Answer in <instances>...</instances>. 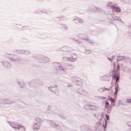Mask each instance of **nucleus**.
<instances>
[{
  "instance_id": "a18cd8bd",
  "label": "nucleus",
  "mask_w": 131,
  "mask_h": 131,
  "mask_svg": "<svg viewBox=\"0 0 131 131\" xmlns=\"http://www.w3.org/2000/svg\"><path fill=\"white\" fill-rule=\"evenodd\" d=\"M104 115H105V113H104V112L100 113V116H101V118H104Z\"/></svg>"
},
{
  "instance_id": "4be33fe9",
  "label": "nucleus",
  "mask_w": 131,
  "mask_h": 131,
  "mask_svg": "<svg viewBox=\"0 0 131 131\" xmlns=\"http://www.w3.org/2000/svg\"><path fill=\"white\" fill-rule=\"evenodd\" d=\"M112 10L117 13H120V12H121V9H120L118 6L116 7L115 6V7H112Z\"/></svg>"
},
{
  "instance_id": "13d9d810",
  "label": "nucleus",
  "mask_w": 131,
  "mask_h": 131,
  "mask_svg": "<svg viewBox=\"0 0 131 131\" xmlns=\"http://www.w3.org/2000/svg\"><path fill=\"white\" fill-rule=\"evenodd\" d=\"M15 25H18V26H22V25H21L15 24Z\"/></svg>"
},
{
  "instance_id": "49530a36",
  "label": "nucleus",
  "mask_w": 131,
  "mask_h": 131,
  "mask_svg": "<svg viewBox=\"0 0 131 131\" xmlns=\"http://www.w3.org/2000/svg\"><path fill=\"white\" fill-rule=\"evenodd\" d=\"M41 14H47V10H41Z\"/></svg>"
},
{
  "instance_id": "7c9ffc66",
  "label": "nucleus",
  "mask_w": 131,
  "mask_h": 131,
  "mask_svg": "<svg viewBox=\"0 0 131 131\" xmlns=\"http://www.w3.org/2000/svg\"><path fill=\"white\" fill-rule=\"evenodd\" d=\"M97 91L99 92V93H104V87L102 88H99Z\"/></svg>"
},
{
  "instance_id": "052dcab7",
  "label": "nucleus",
  "mask_w": 131,
  "mask_h": 131,
  "mask_svg": "<svg viewBox=\"0 0 131 131\" xmlns=\"http://www.w3.org/2000/svg\"><path fill=\"white\" fill-rule=\"evenodd\" d=\"M100 121H102V118H100Z\"/></svg>"
},
{
  "instance_id": "1a4fd4ad",
  "label": "nucleus",
  "mask_w": 131,
  "mask_h": 131,
  "mask_svg": "<svg viewBox=\"0 0 131 131\" xmlns=\"http://www.w3.org/2000/svg\"><path fill=\"white\" fill-rule=\"evenodd\" d=\"M86 11L87 12H91V13H100V12H102V9L101 8L90 6Z\"/></svg>"
},
{
  "instance_id": "c9c22d12",
  "label": "nucleus",
  "mask_w": 131,
  "mask_h": 131,
  "mask_svg": "<svg viewBox=\"0 0 131 131\" xmlns=\"http://www.w3.org/2000/svg\"><path fill=\"white\" fill-rule=\"evenodd\" d=\"M86 41H88L89 43H91V45H94V43H95V41L90 39L89 38H88V40H86Z\"/></svg>"
},
{
  "instance_id": "c85d7f7f",
  "label": "nucleus",
  "mask_w": 131,
  "mask_h": 131,
  "mask_svg": "<svg viewBox=\"0 0 131 131\" xmlns=\"http://www.w3.org/2000/svg\"><path fill=\"white\" fill-rule=\"evenodd\" d=\"M108 101H110V102H111L112 104H115V102H116V100H115V99H114L112 97L108 98Z\"/></svg>"
},
{
  "instance_id": "603ef678",
  "label": "nucleus",
  "mask_w": 131,
  "mask_h": 131,
  "mask_svg": "<svg viewBox=\"0 0 131 131\" xmlns=\"http://www.w3.org/2000/svg\"><path fill=\"white\" fill-rule=\"evenodd\" d=\"M122 67H123V69H124V70H125V69H126V67H123V66H122V65H121L120 67V68H121Z\"/></svg>"
},
{
  "instance_id": "ddd939ff",
  "label": "nucleus",
  "mask_w": 131,
  "mask_h": 131,
  "mask_svg": "<svg viewBox=\"0 0 131 131\" xmlns=\"http://www.w3.org/2000/svg\"><path fill=\"white\" fill-rule=\"evenodd\" d=\"M0 103L1 104H8V105H11V104H13V101L11 100V99H0Z\"/></svg>"
},
{
  "instance_id": "c03bdc74",
  "label": "nucleus",
  "mask_w": 131,
  "mask_h": 131,
  "mask_svg": "<svg viewBox=\"0 0 131 131\" xmlns=\"http://www.w3.org/2000/svg\"><path fill=\"white\" fill-rule=\"evenodd\" d=\"M21 41H22L23 42H25L26 43H27V42H28V40L26 39H21Z\"/></svg>"
},
{
  "instance_id": "4d7b16f0",
  "label": "nucleus",
  "mask_w": 131,
  "mask_h": 131,
  "mask_svg": "<svg viewBox=\"0 0 131 131\" xmlns=\"http://www.w3.org/2000/svg\"><path fill=\"white\" fill-rule=\"evenodd\" d=\"M19 86H20V88H24V86L23 85H19Z\"/></svg>"
},
{
  "instance_id": "ea45409f",
  "label": "nucleus",
  "mask_w": 131,
  "mask_h": 131,
  "mask_svg": "<svg viewBox=\"0 0 131 131\" xmlns=\"http://www.w3.org/2000/svg\"><path fill=\"white\" fill-rule=\"evenodd\" d=\"M56 96H59L60 95V93H59V91H58V89H56L54 92H53Z\"/></svg>"
},
{
  "instance_id": "de8ad7c7",
  "label": "nucleus",
  "mask_w": 131,
  "mask_h": 131,
  "mask_svg": "<svg viewBox=\"0 0 131 131\" xmlns=\"http://www.w3.org/2000/svg\"><path fill=\"white\" fill-rule=\"evenodd\" d=\"M22 28H23V30H26V29H27V28H28V26H23L22 27Z\"/></svg>"
},
{
  "instance_id": "aec40b11",
  "label": "nucleus",
  "mask_w": 131,
  "mask_h": 131,
  "mask_svg": "<svg viewBox=\"0 0 131 131\" xmlns=\"http://www.w3.org/2000/svg\"><path fill=\"white\" fill-rule=\"evenodd\" d=\"M57 87L58 86L57 85H54V86H52L50 87H48V89L50 92L54 93L57 89Z\"/></svg>"
},
{
  "instance_id": "6e6552de",
  "label": "nucleus",
  "mask_w": 131,
  "mask_h": 131,
  "mask_svg": "<svg viewBox=\"0 0 131 131\" xmlns=\"http://www.w3.org/2000/svg\"><path fill=\"white\" fill-rule=\"evenodd\" d=\"M76 92L77 94H79V95H80L81 96H84L85 97H88L89 95V92L82 88H78L77 89Z\"/></svg>"
},
{
  "instance_id": "f704fd0d",
  "label": "nucleus",
  "mask_w": 131,
  "mask_h": 131,
  "mask_svg": "<svg viewBox=\"0 0 131 131\" xmlns=\"http://www.w3.org/2000/svg\"><path fill=\"white\" fill-rule=\"evenodd\" d=\"M62 59H63V61H66V62H67V61H69V60L70 61V60H71V59H70V57L67 58L65 56L63 57Z\"/></svg>"
},
{
  "instance_id": "7ed1b4c3",
  "label": "nucleus",
  "mask_w": 131,
  "mask_h": 131,
  "mask_svg": "<svg viewBox=\"0 0 131 131\" xmlns=\"http://www.w3.org/2000/svg\"><path fill=\"white\" fill-rule=\"evenodd\" d=\"M8 123L10 126H11L12 128H14L15 131H25V127L23 125H18L15 123H13L12 122H8Z\"/></svg>"
},
{
  "instance_id": "37998d69",
  "label": "nucleus",
  "mask_w": 131,
  "mask_h": 131,
  "mask_svg": "<svg viewBox=\"0 0 131 131\" xmlns=\"http://www.w3.org/2000/svg\"><path fill=\"white\" fill-rule=\"evenodd\" d=\"M114 106H115V103H111V104L109 105L108 107L112 109Z\"/></svg>"
},
{
  "instance_id": "4c0bfd02",
  "label": "nucleus",
  "mask_w": 131,
  "mask_h": 131,
  "mask_svg": "<svg viewBox=\"0 0 131 131\" xmlns=\"http://www.w3.org/2000/svg\"><path fill=\"white\" fill-rule=\"evenodd\" d=\"M46 14L47 15H51V14H53V12L50 10H46Z\"/></svg>"
},
{
  "instance_id": "79ce46f5",
  "label": "nucleus",
  "mask_w": 131,
  "mask_h": 131,
  "mask_svg": "<svg viewBox=\"0 0 131 131\" xmlns=\"http://www.w3.org/2000/svg\"><path fill=\"white\" fill-rule=\"evenodd\" d=\"M105 117L106 118V120H110V116H109V115L106 114Z\"/></svg>"
},
{
  "instance_id": "0eeeda50",
  "label": "nucleus",
  "mask_w": 131,
  "mask_h": 131,
  "mask_svg": "<svg viewBox=\"0 0 131 131\" xmlns=\"http://www.w3.org/2000/svg\"><path fill=\"white\" fill-rule=\"evenodd\" d=\"M13 53L15 54H21L23 55H30L31 54V52L29 50H26L24 49L17 50L14 49L13 50Z\"/></svg>"
},
{
  "instance_id": "473e14b6",
  "label": "nucleus",
  "mask_w": 131,
  "mask_h": 131,
  "mask_svg": "<svg viewBox=\"0 0 131 131\" xmlns=\"http://www.w3.org/2000/svg\"><path fill=\"white\" fill-rule=\"evenodd\" d=\"M105 107L106 109H108V108H109V106H110L109 105V102L107 101H105Z\"/></svg>"
},
{
  "instance_id": "864d4df0",
  "label": "nucleus",
  "mask_w": 131,
  "mask_h": 131,
  "mask_svg": "<svg viewBox=\"0 0 131 131\" xmlns=\"http://www.w3.org/2000/svg\"><path fill=\"white\" fill-rule=\"evenodd\" d=\"M128 35H129V36H130V37L131 38V31H129L128 32Z\"/></svg>"
},
{
  "instance_id": "9b49d317",
  "label": "nucleus",
  "mask_w": 131,
  "mask_h": 131,
  "mask_svg": "<svg viewBox=\"0 0 131 131\" xmlns=\"http://www.w3.org/2000/svg\"><path fill=\"white\" fill-rule=\"evenodd\" d=\"M77 37L80 39L85 40V41L89 40V38H90V36L86 34H79L77 35Z\"/></svg>"
},
{
  "instance_id": "a211bd4d",
  "label": "nucleus",
  "mask_w": 131,
  "mask_h": 131,
  "mask_svg": "<svg viewBox=\"0 0 131 131\" xmlns=\"http://www.w3.org/2000/svg\"><path fill=\"white\" fill-rule=\"evenodd\" d=\"M55 20H59V21H66L67 18L65 16H60L55 18Z\"/></svg>"
},
{
  "instance_id": "3c124183",
  "label": "nucleus",
  "mask_w": 131,
  "mask_h": 131,
  "mask_svg": "<svg viewBox=\"0 0 131 131\" xmlns=\"http://www.w3.org/2000/svg\"><path fill=\"white\" fill-rule=\"evenodd\" d=\"M76 41L77 42V43H78L79 45H80V43H81V41H79V40H76Z\"/></svg>"
},
{
  "instance_id": "f8f14e48",
  "label": "nucleus",
  "mask_w": 131,
  "mask_h": 131,
  "mask_svg": "<svg viewBox=\"0 0 131 131\" xmlns=\"http://www.w3.org/2000/svg\"><path fill=\"white\" fill-rule=\"evenodd\" d=\"M73 22H74L75 24H83V23H84L83 19H81L77 16L74 17Z\"/></svg>"
},
{
  "instance_id": "c756f323",
  "label": "nucleus",
  "mask_w": 131,
  "mask_h": 131,
  "mask_svg": "<svg viewBox=\"0 0 131 131\" xmlns=\"http://www.w3.org/2000/svg\"><path fill=\"white\" fill-rule=\"evenodd\" d=\"M90 104H87L84 105V109H85V110H90Z\"/></svg>"
},
{
  "instance_id": "bb28decb",
  "label": "nucleus",
  "mask_w": 131,
  "mask_h": 131,
  "mask_svg": "<svg viewBox=\"0 0 131 131\" xmlns=\"http://www.w3.org/2000/svg\"><path fill=\"white\" fill-rule=\"evenodd\" d=\"M113 19L114 20H117V21H120V22H122V23H123V21L119 17H117L116 16H114L113 17Z\"/></svg>"
},
{
  "instance_id": "e433bc0d",
  "label": "nucleus",
  "mask_w": 131,
  "mask_h": 131,
  "mask_svg": "<svg viewBox=\"0 0 131 131\" xmlns=\"http://www.w3.org/2000/svg\"><path fill=\"white\" fill-rule=\"evenodd\" d=\"M34 14H41V10H35L34 12Z\"/></svg>"
},
{
  "instance_id": "412c9836",
  "label": "nucleus",
  "mask_w": 131,
  "mask_h": 131,
  "mask_svg": "<svg viewBox=\"0 0 131 131\" xmlns=\"http://www.w3.org/2000/svg\"><path fill=\"white\" fill-rule=\"evenodd\" d=\"M70 61L72 62H75L77 59V55L76 54H73L71 57H70Z\"/></svg>"
},
{
  "instance_id": "f3484780",
  "label": "nucleus",
  "mask_w": 131,
  "mask_h": 131,
  "mask_svg": "<svg viewBox=\"0 0 131 131\" xmlns=\"http://www.w3.org/2000/svg\"><path fill=\"white\" fill-rule=\"evenodd\" d=\"M58 27H60L62 30H69V27L65 24H59Z\"/></svg>"
},
{
  "instance_id": "393cba45",
  "label": "nucleus",
  "mask_w": 131,
  "mask_h": 131,
  "mask_svg": "<svg viewBox=\"0 0 131 131\" xmlns=\"http://www.w3.org/2000/svg\"><path fill=\"white\" fill-rule=\"evenodd\" d=\"M124 62L126 63H130L131 65V59L128 56H125L124 58Z\"/></svg>"
},
{
  "instance_id": "9d476101",
  "label": "nucleus",
  "mask_w": 131,
  "mask_h": 131,
  "mask_svg": "<svg viewBox=\"0 0 131 131\" xmlns=\"http://www.w3.org/2000/svg\"><path fill=\"white\" fill-rule=\"evenodd\" d=\"M48 123L51 127L56 128V129H57L58 130H61V126L55 123L54 121H49Z\"/></svg>"
},
{
  "instance_id": "2f4dec72",
  "label": "nucleus",
  "mask_w": 131,
  "mask_h": 131,
  "mask_svg": "<svg viewBox=\"0 0 131 131\" xmlns=\"http://www.w3.org/2000/svg\"><path fill=\"white\" fill-rule=\"evenodd\" d=\"M84 53L85 54H86V55H89V54H91L92 53V50L85 49Z\"/></svg>"
},
{
  "instance_id": "f03ea898",
  "label": "nucleus",
  "mask_w": 131,
  "mask_h": 131,
  "mask_svg": "<svg viewBox=\"0 0 131 131\" xmlns=\"http://www.w3.org/2000/svg\"><path fill=\"white\" fill-rule=\"evenodd\" d=\"M53 65L55 69L58 72H64L66 71V70H72V69H73V66L69 65L68 63H66V67H63L62 65H61V63L59 62H54Z\"/></svg>"
},
{
  "instance_id": "5701e85b",
  "label": "nucleus",
  "mask_w": 131,
  "mask_h": 131,
  "mask_svg": "<svg viewBox=\"0 0 131 131\" xmlns=\"http://www.w3.org/2000/svg\"><path fill=\"white\" fill-rule=\"evenodd\" d=\"M90 110H92L93 111H96V110H98V106L95 105V104H90Z\"/></svg>"
},
{
  "instance_id": "5fc2aeb1",
  "label": "nucleus",
  "mask_w": 131,
  "mask_h": 131,
  "mask_svg": "<svg viewBox=\"0 0 131 131\" xmlns=\"http://www.w3.org/2000/svg\"><path fill=\"white\" fill-rule=\"evenodd\" d=\"M68 86H69V88H72V86H73V85H72V84H69L68 85Z\"/></svg>"
},
{
  "instance_id": "6ab92c4d",
  "label": "nucleus",
  "mask_w": 131,
  "mask_h": 131,
  "mask_svg": "<svg viewBox=\"0 0 131 131\" xmlns=\"http://www.w3.org/2000/svg\"><path fill=\"white\" fill-rule=\"evenodd\" d=\"M40 127V123H36L33 124V128L34 130H38Z\"/></svg>"
},
{
  "instance_id": "4468645a",
  "label": "nucleus",
  "mask_w": 131,
  "mask_h": 131,
  "mask_svg": "<svg viewBox=\"0 0 131 131\" xmlns=\"http://www.w3.org/2000/svg\"><path fill=\"white\" fill-rule=\"evenodd\" d=\"M2 64L4 67L7 68V69H10V68H12V64L9 62L8 61H4L2 62Z\"/></svg>"
},
{
  "instance_id": "6e6d98bb",
  "label": "nucleus",
  "mask_w": 131,
  "mask_h": 131,
  "mask_svg": "<svg viewBox=\"0 0 131 131\" xmlns=\"http://www.w3.org/2000/svg\"><path fill=\"white\" fill-rule=\"evenodd\" d=\"M71 39L72 40H75V41H76V40H75V38H72Z\"/></svg>"
},
{
  "instance_id": "f257e3e1",
  "label": "nucleus",
  "mask_w": 131,
  "mask_h": 131,
  "mask_svg": "<svg viewBox=\"0 0 131 131\" xmlns=\"http://www.w3.org/2000/svg\"><path fill=\"white\" fill-rule=\"evenodd\" d=\"M124 56H119L118 57L113 55L112 56H110L107 57V60H108L111 63L113 62V64L112 66V68H113L112 70V78L113 82L112 84H113L115 82V92L114 93V97H117V95H118V91H119V80H120V77L118 75V72L120 71V66L118 64L117 66L115 64V62H119V61H124Z\"/></svg>"
},
{
  "instance_id": "09e8293b",
  "label": "nucleus",
  "mask_w": 131,
  "mask_h": 131,
  "mask_svg": "<svg viewBox=\"0 0 131 131\" xmlns=\"http://www.w3.org/2000/svg\"><path fill=\"white\" fill-rule=\"evenodd\" d=\"M112 110V108H110L109 107L107 108V113H111V111Z\"/></svg>"
},
{
  "instance_id": "2eb2a0df",
  "label": "nucleus",
  "mask_w": 131,
  "mask_h": 131,
  "mask_svg": "<svg viewBox=\"0 0 131 131\" xmlns=\"http://www.w3.org/2000/svg\"><path fill=\"white\" fill-rule=\"evenodd\" d=\"M40 61L42 63H48L50 62V59L47 56H41Z\"/></svg>"
},
{
  "instance_id": "8fccbe9b",
  "label": "nucleus",
  "mask_w": 131,
  "mask_h": 131,
  "mask_svg": "<svg viewBox=\"0 0 131 131\" xmlns=\"http://www.w3.org/2000/svg\"><path fill=\"white\" fill-rule=\"evenodd\" d=\"M50 114H56V113L52 112V111H50Z\"/></svg>"
},
{
  "instance_id": "423d86ee",
  "label": "nucleus",
  "mask_w": 131,
  "mask_h": 131,
  "mask_svg": "<svg viewBox=\"0 0 131 131\" xmlns=\"http://www.w3.org/2000/svg\"><path fill=\"white\" fill-rule=\"evenodd\" d=\"M42 85H43V84L38 80H33L31 81L29 83V86H30V88L42 86Z\"/></svg>"
},
{
  "instance_id": "bf43d9fd",
  "label": "nucleus",
  "mask_w": 131,
  "mask_h": 131,
  "mask_svg": "<svg viewBox=\"0 0 131 131\" xmlns=\"http://www.w3.org/2000/svg\"><path fill=\"white\" fill-rule=\"evenodd\" d=\"M97 123H98V124H101V122H98Z\"/></svg>"
},
{
  "instance_id": "a878e982",
  "label": "nucleus",
  "mask_w": 131,
  "mask_h": 131,
  "mask_svg": "<svg viewBox=\"0 0 131 131\" xmlns=\"http://www.w3.org/2000/svg\"><path fill=\"white\" fill-rule=\"evenodd\" d=\"M107 121L106 119H104V122L103 123V127H104V130H106V127H107Z\"/></svg>"
},
{
  "instance_id": "a19ab883",
  "label": "nucleus",
  "mask_w": 131,
  "mask_h": 131,
  "mask_svg": "<svg viewBox=\"0 0 131 131\" xmlns=\"http://www.w3.org/2000/svg\"><path fill=\"white\" fill-rule=\"evenodd\" d=\"M112 88H113V86H110V88H106L105 87H104V92L105 91H110L111 89H112Z\"/></svg>"
},
{
  "instance_id": "cd10ccee",
  "label": "nucleus",
  "mask_w": 131,
  "mask_h": 131,
  "mask_svg": "<svg viewBox=\"0 0 131 131\" xmlns=\"http://www.w3.org/2000/svg\"><path fill=\"white\" fill-rule=\"evenodd\" d=\"M115 6H116V4H114L112 2H109L107 4V7H110L112 10V7H115Z\"/></svg>"
},
{
  "instance_id": "39448f33",
  "label": "nucleus",
  "mask_w": 131,
  "mask_h": 131,
  "mask_svg": "<svg viewBox=\"0 0 131 131\" xmlns=\"http://www.w3.org/2000/svg\"><path fill=\"white\" fill-rule=\"evenodd\" d=\"M71 79L72 81H73L75 84L79 85V86H82V85H83V80H82V79L76 76H73L71 77Z\"/></svg>"
},
{
  "instance_id": "dca6fc26",
  "label": "nucleus",
  "mask_w": 131,
  "mask_h": 131,
  "mask_svg": "<svg viewBox=\"0 0 131 131\" xmlns=\"http://www.w3.org/2000/svg\"><path fill=\"white\" fill-rule=\"evenodd\" d=\"M110 75H106L103 76L101 77V80H104V81H110Z\"/></svg>"
},
{
  "instance_id": "58836bf2",
  "label": "nucleus",
  "mask_w": 131,
  "mask_h": 131,
  "mask_svg": "<svg viewBox=\"0 0 131 131\" xmlns=\"http://www.w3.org/2000/svg\"><path fill=\"white\" fill-rule=\"evenodd\" d=\"M98 98L99 100H106V99H107L106 97H102V96H98Z\"/></svg>"
},
{
  "instance_id": "20e7f679",
  "label": "nucleus",
  "mask_w": 131,
  "mask_h": 131,
  "mask_svg": "<svg viewBox=\"0 0 131 131\" xmlns=\"http://www.w3.org/2000/svg\"><path fill=\"white\" fill-rule=\"evenodd\" d=\"M12 63H17L21 61V57H17L15 54H8L6 55Z\"/></svg>"
},
{
  "instance_id": "72a5a7b5",
  "label": "nucleus",
  "mask_w": 131,
  "mask_h": 131,
  "mask_svg": "<svg viewBox=\"0 0 131 131\" xmlns=\"http://www.w3.org/2000/svg\"><path fill=\"white\" fill-rule=\"evenodd\" d=\"M37 123H40L41 122V119L39 118V117H37L35 119Z\"/></svg>"
},
{
  "instance_id": "b1692460",
  "label": "nucleus",
  "mask_w": 131,
  "mask_h": 131,
  "mask_svg": "<svg viewBox=\"0 0 131 131\" xmlns=\"http://www.w3.org/2000/svg\"><path fill=\"white\" fill-rule=\"evenodd\" d=\"M80 130L81 131H92L91 129H90L88 126H82L80 127Z\"/></svg>"
}]
</instances>
